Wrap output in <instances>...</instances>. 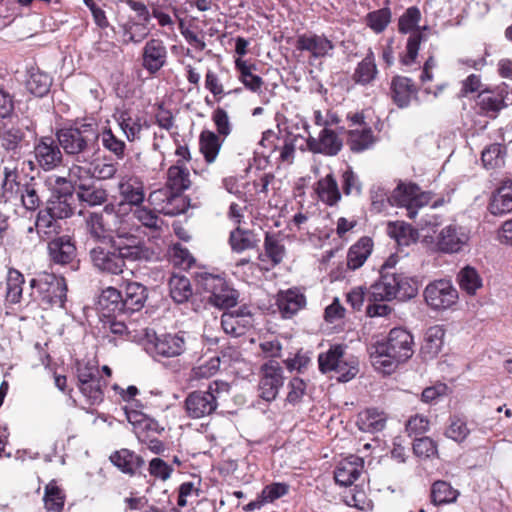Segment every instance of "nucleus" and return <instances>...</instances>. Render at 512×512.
<instances>
[{
    "instance_id": "nucleus-1",
    "label": "nucleus",
    "mask_w": 512,
    "mask_h": 512,
    "mask_svg": "<svg viewBox=\"0 0 512 512\" xmlns=\"http://www.w3.org/2000/svg\"><path fill=\"white\" fill-rule=\"evenodd\" d=\"M152 254L145 242L132 233H120L118 237L104 244L98 243L89 251L93 267L108 275H120L127 262L148 261Z\"/></svg>"
},
{
    "instance_id": "nucleus-2",
    "label": "nucleus",
    "mask_w": 512,
    "mask_h": 512,
    "mask_svg": "<svg viewBox=\"0 0 512 512\" xmlns=\"http://www.w3.org/2000/svg\"><path fill=\"white\" fill-rule=\"evenodd\" d=\"M413 346V336L407 330L393 328L385 341H378L369 347L371 362L377 370L390 373L399 363L412 357Z\"/></svg>"
},
{
    "instance_id": "nucleus-3",
    "label": "nucleus",
    "mask_w": 512,
    "mask_h": 512,
    "mask_svg": "<svg viewBox=\"0 0 512 512\" xmlns=\"http://www.w3.org/2000/svg\"><path fill=\"white\" fill-rule=\"evenodd\" d=\"M380 274V279L368 290L369 300L382 302L392 299L405 300L416 296L417 287L402 273L381 272Z\"/></svg>"
},
{
    "instance_id": "nucleus-4",
    "label": "nucleus",
    "mask_w": 512,
    "mask_h": 512,
    "mask_svg": "<svg viewBox=\"0 0 512 512\" xmlns=\"http://www.w3.org/2000/svg\"><path fill=\"white\" fill-rule=\"evenodd\" d=\"M56 137L66 154L84 157L94 152V143L99 133L93 124H82L79 127L60 129Z\"/></svg>"
},
{
    "instance_id": "nucleus-5",
    "label": "nucleus",
    "mask_w": 512,
    "mask_h": 512,
    "mask_svg": "<svg viewBox=\"0 0 512 512\" xmlns=\"http://www.w3.org/2000/svg\"><path fill=\"white\" fill-rule=\"evenodd\" d=\"M229 384L214 381L207 391L191 392L185 400V408L189 417L199 419L211 415L217 408V398L221 392H228Z\"/></svg>"
},
{
    "instance_id": "nucleus-6",
    "label": "nucleus",
    "mask_w": 512,
    "mask_h": 512,
    "mask_svg": "<svg viewBox=\"0 0 512 512\" xmlns=\"http://www.w3.org/2000/svg\"><path fill=\"white\" fill-rule=\"evenodd\" d=\"M432 199L430 192L421 191L420 187L413 183H399L387 198L389 204L405 208L407 216L414 219L418 214V209L428 205Z\"/></svg>"
},
{
    "instance_id": "nucleus-7",
    "label": "nucleus",
    "mask_w": 512,
    "mask_h": 512,
    "mask_svg": "<svg viewBox=\"0 0 512 512\" xmlns=\"http://www.w3.org/2000/svg\"><path fill=\"white\" fill-rule=\"evenodd\" d=\"M147 336L141 342L145 351L154 358L177 357L186 349V341L181 334L156 335L155 331L146 327Z\"/></svg>"
},
{
    "instance_id": "nucleus-8",
    "label": "nucleus",
    "mask_w": 512,
    "mask_h": 512,
    "mask_svg": "<svg viewBox=\"0 0 512 512\" xmlns=\"http://www.w3.org/2000/svg\"><path fill=\"white\" fill-rule=\"evenodd\" d=\"M421 18L420 10L413 6L409 7L405 13L399 18L398 29L403 34L411 33L408 38L406 45V53L401 58V62L404 65H411L415 62L420 43L423 40L421 31L418 27V23Z\"/></svg>"
},
{
    "instance_id": "nucleus-9",
    "label": "nucleus",
    "mask_w": 512,
    "mask_h": 512,
    "mask_svg": "<svg viewBox=\"0 0 512 512\" xmlns=\"http://www.w3.org/2000/svg\"><path fill=\"white\" fill-rule=\"evenodd\" d=\"M199 283L203 290L210 293L208 300L212 305L220 309H228L237 304V291L230 288L222 277L205 274Z\"/></svg>"
},
{
    "instance_id": "nucleus-10",
    "label": "nucleus",
    "mask_w": 512,
    "mask_h": 512,
    "mask_svg": "<svg viewBox=\"0 0 512 512\" xmlns=\"http://www.w3.org/2000/svg\"><path fill=\"white\" fill-rule=\"evenodd\" d=\"M470 240L469 231L456 223L443 227L432 243V252L455 254L463 250Z\"/></svg>"
},
{
    "instance_id": "nucleus-11",
    "label": "nucleus",
    "mask_w": 512,
    "mask_h": 512,
    "mask_svg": "<svg viewBox=\"0 0 512 512\" xmlns=\"http://www.w3.org/2000/svg\"><path fill=\"white\" fill-rule=\"evenodd\" d=\"M424 298L431 309L446 310L457 302L458 292L451 281L439 279L426 286Z\"/></svg>"
},
{
    "instance_id": "nucleus-12",
    "label": "nucleus",
    "mask_w": 512,
    "mask_h": 512,
    "mask_svg": "<svg viewBox=\"0 0 512 512\" xmlns=\"http://www.w3.org/2000/svg\"><path fill=\"white\" fill-rule=\"evenodd\" d=\"M31 288L37 287L42 300L50 305L64 307L66 301L67 284L63 277L45 274L40 279H31Z\"/></svg>"
},
{
    "instance_id": "nucleus-13",
    "label": "nucleus",
    "mask_w": 512,
    "mask_h": 512,
    "mask_svg": "<svg viewBox=\"0 0 512 512\" xmlns=\"http://www.w3.org/2000/svg\"><path fill=\"white\" fill-rule=\"evenodd\" d=\"M148 202L159 213L168 216L179 215L186 209L184 197L168 186L152 191L148 196Z\"/></svg>"
},
{
    "instance_id": "nucleus-14",
    "label": "nucleus",
    "mask_w": 512,
    "mask_h": 512,
    "mask_svg": "<svg viewBox=\"0 0 512 512\" xmlns=\"http://www.w3.org/2000/svg\"><path fill=\"white\" fill-rule=\"evenodd\" d=\"M283 384V369L277 361L270 360L262 365L259 382V391L262 399L266 401L274 400Z\"/></svg>"
},
{
    "instance_id": "nucleus-15",
    "label": "nucleus",
    "mask_w": 512,
    "mask_h": 512,
    "mask_svg": "<svg viewBox=\"0 0 512 512\" xmlns=\"http://www.w3.org/2000/svg\"><path fill=\"white\" fill-rule=\"evenodd\" d=\"M33 154L38 167L44 171L54 170L63 160L58 141L51 137L40 138L34 145Z\"/></svg>"
},
{
    "instance_id": "nucleus-16",
    "label": "nucleus",
    "mask_w": 512,
    "mask_h": 512,
    "mask_svg": "<svg viewBox=\"0 0 512 512\" xmlns=\"http://www.w3.org/2000/svg\"><path fill=\"white\" fill-rule=\"evenodd\" d=\"M85 229L88 235L97 243L104 244L120 233H128L124 229L113 231L106 221L103 212H88L84 215Z\"/></svg>"
},
{
    "instance_id": "nucleus-17",
    "label": "nucleus",
    "mask_w": 512,
    "mask_h": 512,
    "mask_svg": "<svg viewBox=\"0 0 512 512\" xmlns=\"http://www.w3.org/2000/svg\"><path fill=\"white\" fill-rule=\"evenodd\" d=\"M334 44L324 34L305 33L296 39V48L307 51L315 59L331 56Z\"/></svg>"
},
{
    "instance_id": "nucleus-18",
    "label": "nucleus",
    "mask_w": 512,
    "mask_h": 512,
    "mask_svg": "<svg viewBox=\"0 0 512 512\" xmlns=\"http://www.w3.org/2000/svg\"><path fill=\"white\" fill-rule=\"evenodd\" d=\"M342 145V140L338 134L327 127L321 130L318 138L310 136L307 139V146L311 152L328 156L337 155Z\"/></svg>"
},
{
    "instance_id": "nucleus-19",
    "label": "nucleus",
    "mask_w": 512,
    "mask_h": 512,
    "mask_svg": "<svg viewBox=\"0 0 512 512\" xmlns=\"http://www.w3.org/2000/svg\"><path fill=\"white\" fill-rule=\"evenodd\" d=\"M167 50L160 39H150L146 42L142 53V66L151 74L158 72L165 64Z\"/></svg>"
},
{
    "instance_id": "nucleus-20",
    "label": "nucleus",
    "mask_w": 512,
    "mask_h": 512,
    "mask_svg": "<svg viewBox=\"0 0 512 512\" xmlns=\"http://www.w3.org/2000/svg\"><path fill=\"white\" fill-rule=\"evenodd\" d=\"M508 94L506 86H499L494 91L483 90L478 94L477 105L484 114L495 117L507 106L505 99Z\"/></svg>"
},
{
    "instance_id": "nucleus-21",
    "label": "nucleus",
    "mask_w": 512,
    "mask_h": 512,
    "mask_svg": "<svg viewBox=\"0 0 512 512\" xmlns=\"http://www.w3.org/2000/svg\"><path fill=\"white\" fill-rule=\"evenodd\" d=\"M221 325L226 334L240 337L253 326L252 315L243 310L224 312L221 317Z\"/></svg>"
},
{
    "instance_id": "nucleus-22",
    "label": "nucleus",
    "mask_w": 512,
    "mask_h": 512,
    "mask_svg": "<svg viewBox=\"0 0 512 512\" xmlns=\"http://www.w3.org/2000/svg\"><path fill=\"white\" fill-rule=\"evenodd\" d=\"M117 187L123 202L136 207L144 202V184L137 177L122 176Z\"/></svg>"
},
{
    "instance_id": "nucleus-23",
    "label": "nucleus",
    "mask_w": 512,
    "mask_h": 512,
    "mask_svg": "<svg viewBox=\"0 0 512 512\" xmlns=\"http://www.w3.org/2000/svg\"><path fill=\"white\" fill-rule=\"evenodd\" d=\"M119 315H112L108 317V324L111 333L119 335L128 341L138 342L141 344L145 336H147L146 327L140 325L135 321L125 322L122 319H117Z\"/></svg>"
},
{
    "instance_id": "nucleus-24",
    "label": "nucleus",
    "mask_w": 512,
    "mask_h": 512,
    "mask_svg": "<svg viewBox=\"0 0 512 512\" xmlns=\"http://www.w3.org/2000/svg\"><path fill=\"white\" fill-rule=\"evenodd\" d=\"M362 470L363 460L351 455L339 462L334 472L335 481L341 486H350L359 478Z\"/></svg>"
},
{
    "instance_id": "nucleus-25",
    "label": "nucleus",
    "mask_w": 512,
    "mask_h": 512,
    "mask_svg": "<svg viewBox=\"0 0 512 512\" xmlns=\"http://www.w3.org/2000/svg\"><path fill=\"white\" fill-rule=\"evenodd\" d=\"M56 219H66L73 215L74 196L68 186L64 192L53 194L45 208Z\"/></svg>"
},
{
    "instance_id": "nucleus-26",
    "label": "nucleus",
    "mask_w": 512,
    "mask_h": 512,
    "mask_svg": "<svg viewBox=\"0 0 512 512\" xmlns=\"http://www.w3.org/2000/svg\"><path fill=\"white\" fill-rule=\"evenodd\" d=\"M49 255L53 262L65 265L75 258L76 247L69 236H61L48 244Z\"/></svg>"
},
{
    "instance_id": "nucleus-27",
    "label": "nucleus",
    "mask_w": 512,
    "mask_h": 512,
    "mask_svg": "<svg viewBox=\"0 0 512 512\" xmlns=\"http://www.w3.org/2000/svg\"><path fill=\"white\" fill-rule=\"evenodd\" d=\"M417 94V88L411 79L403 76H395L391 81V97L399 108H405L410 104L413 96Z\"/></svg>"
},
{
    "instance_id": "nucleus-28",
    "label": "nucleus",
    "mask_w": 512,
    "mask_h": 512,
    "mask_svg": "<svg viewBox=\"0 0 512 512\" xmlns=\"http://www.w3.org/2000/svg\"><path fill=\"white\" fill-rule=\"evenodd\" d=\"M306 304L305 296L296 289L280 291L277 294V306L284 318L295 315Z\"/></svg>"
},
{
    "instance_id": "nucleus-29",
    "label": "nucleus",
    "mask_w": 512,
    "mask_h": 512,
    "mask_svg": "<svg viewBox=\"0 0 512 512\" xmlns=\"http://www.w3.org/2000/svg\"><path fill=\"white\" fill-rule=\"evenodd\" d=\"M76 195L89 207L101 206L108 201V191L95 183H77Z\"/></svg>"
},
{
    "instance_id": "nucleus-30",
    "label": "nucleus",
    "mask_w": 512,
    "mask_h": 512,
    "mask_svg": "<svg viewBox=\"0 0 512 512\" xmlns=\"http://www.w3.org/2000/svg\"><path fill=\"white\" fill-rule=\"evenodd\" d=\"M109 459L120 471L128 475H134L144 465L141 456L125 448L112 453Z\"/></svg>"
},
{
    "instance_id": "nucleus-31",
    "label": "nucleus",
    "mask_w": 512,
    "mask_h": 512,
    "mask_svg": "<svg viewBox=\"0 0 512 512\" xmlns=\"http://www.w3.org/2000/svg\"><path fill=\"white\" fill-rule=\"evenodd\" d=\"M99 307L106 317L112 315L125 314V304L122 300V294L114 287H108L102 291L99 298Z\"/></svg>"
},
{
    "instance_id": "nucleus-32",
    "label": "nucleus",
    "mask_w": 512,
    "mask_h": 512,
    "mask_svg": "<svg viewBox=\"0 0 512 512\" xmlns=\"http://www.w3.org/2000/svg\"><path fill=\"white\" fill-rule=\"evenodd\" d=\"M34 230H36L40 238L48 240L60 233L61 225L58 222V219H56L46 209H43L38 212L34 227L28 228L29 233Z\"/></svg>"
},
{
    "instance_id": "nucleus-33",
    "label": "nucleus",
    "mask_w": 512,
    "mask_h": 512,
    "mask_svg": "<svg viewBox=\"0 0 512 512\" xmlns=\"http://www.w3.org/2000/svg\"><path fill=\"white\" fill-rule=\"evenodd\" d=\"M147 289L138 282H129L126 284L124 295H122L125 304V312L139 311L144 307L147 300Z\"/></svg>"
},
{
    "instance_id": "nucleus-34",
    "label": "nucleus",
    "mask_w": 512,
    "mask_h": 512,
    "mask_svg": "<svg viewBox=\"0 0 512 512\" xmlns=\"http://www.w3.org/2000/svg\"><path fill=\"white\" fill-rule=\"evenodd\" d=\"M190 184L189 170L185 165H181V160H177L176 164L169 167L167 171L166 186L181 195L184 190L190 187Z\"/></svg>"
},
{
    "instance_id": "nucleus-35",
    "label": "nucleus",
    "mask_w": 512,
    "mask_h": 512,
    "mask_svg": "<svg viewBox=\"0 0 512 512\" xmlns=\"http://www.w3.org/2000/svg\"><path fill=\"white\" fill-rule=\"evenodd\" d=\"M373 242L369 237H362L352 245L347 254V265L350 269L356 270L361 267L371 254Z\"/></svg>"
},
{
    "instance_id": "nucleus-36",
    "label": "nucleus",
    "mask_w": 512,
    "mask_h": 512,
    "mask_svg": "<svg viewBox=\"0 0 512 512\" xmlns=\"http://www.w3.org/2000/svg\"><path fill=\"white\" fill-rule=\"evenodd\" d=\"M387 234L393 238L399 245L408 246L415 243L419 238V233L410 224L402 221L389 222Z\"/></svg>"
},
{
    "instance_id": "nucleus-37",
    "label": "nucleus",
    "mask_w": 512,
    "mask_h": 512,
    "mask_svg": "<svg viewBox=\"0 0 512 512\" xmlns=\"http://www.w3.org/2000/svg\"><path fill=\"white\" fill-rule=\"evenodd\" d=\"M489 210L494 215L512 212V181L504 183L493 195Z\"/></svg>"
},
{
    "instance_id": "nucleus-38",
    "label": "nucleus",
    "mask_w": 512,
    "mask_h": 512,
    "mask_svg": "<svg viewBox=\"0 0 512 512\" xmlns=\"http://www.w3.org/2000/svg\"><path fill=\"white\" fill-rule=\"evenodd\" d=\"M378 70L375 63L374 53L369 50L365 58L358 63L353 73V80L357 84L367 85L377 76Z\"/></svg>"
},
{
    "instance_id": "nucleus-39",
    "label": "nucleus",
    "mask_w": 512,
    "mask_h": 512,
    "mask_svg": "<svg viewBox=\"0 0 512 512\" xmlns=\"http://www.w3.org/2000/svg\"><path fill=\"white\" fill-rule=\"evenodd\" d=\"M387 416L383 411L374 408L366 409L359 415V428L365 432L382 431L386 425Z\"/></svg>"
},
{
    "instance_id": "nucleus-40",
    "label": "nucleus",
    "mask_w": 512,
    "mask_h": 512,
    "mask_svg": "<svg viewBox=\"0 0 512 512\" xmlns=\"http://www.w3.org/2000/svg\"><path fill=\"white\" fill-rule=\"evenodd\" d=\"M220 137L210 130L201 132L199 137L200 151L207 163H213L216 160L222 146Z\"/></svg>"
},
{
    "instance_id": "nucleus-41",
    "label": "nucleus",
    "mask_w": 512,
    "mask_h": 512,
    "mask_svg": "<svg viewBox=\"0 0 512 512\" xmlns=\"http://www.w3.org/2000/svg\"><path fill=\"white\" fill-rule=\"evenodd\" d=\"M316 192L319 199L330 206L336 204L341 198L337 181L332 174H328L317 182Z\"/></svg>"
},
{
    "instance_id": "nucleus-42",
    "label": "nucleus",
    "mask_w": 512,
    "mask_h": 512,
    "mask_svg": "<svg viewBox=\"0 0 512 512\" xmlns=\"http://www.w3.org/2000/svg\"><path fill=\"white\" fill-rule=\"evenodd\" d=\"M229 242L235 252H243L254 248L259 239L251 230L242 229L239 226L230 233Z\"/></svg>"
},
{
    "instance_id": "nucleus-43",
    "label": "nucleus",
    "mask_w": 512,
    "mask_h": 512,
    "mask_svg": "<svg viewBox=\"0 0 512 512\" xmlns=\"http://www.w3.org/2000/svg\"><path fill=\"white\" fill-rule=\"evenodd\" d=\"M444 334L440 326L430 327L425 334L421 353L428 358H434L442 348Z\"/></svg>"
},
{
    "instance_id": "nucleus-44",
    "label": "nucleus",
    "mask_w": 512,
    "mask_h": 512,
    "mask_svg": "<svg viewBox=\"0 0 512 512\" xmlns=\"http://www.w3.org/2000/svg\"><path fill=\"white\" fill-rule=\"evenodd\" d=\"M170 296L176 303H184L192 296L190 280L183 275H173L169 280Z\"/></svg>"
},
{
    "instance_id": "nucleus-45",
    "label": "nucleus",
    "mask_w": 512,
    "mask_h": 512,
    "mask_svg": "<svg viewBox=\"0 0 512 512\" xmlns=\"http://www.w3.org/2000/svg\"><path fill=\"white\" fill-rule=\"evenodd\" d=\"M94 152L84 157H76L75 163L70 167V177L75 178L79 183H87V180L94 177L93 160Z\"/></svg>"
},
{
    "instance_id": "nucleus-46",
    "label": "nucleus",
    "mask_w": 512,
    "mask_h": 512,
    "mask_svg": "<svg viewBox=\"0 0 512 512\" xmlns=\"http://www.w3.org/2000/svg\"><path fill=\"white\" fill-rule=\"evenodd\" d=\"M24 276L16 269L10 268L6 279V299L7 301L16 304L19 303L22 297Z\"/></svg>"
},
{
    "instance_id": "nucleus-47",
    "label": "nucleus",
    "mask_w": 512,
    "mask_h": 512,
    "mask_svg": "<svg viewBox=\"0 0 512 512\" xmlns=\"http://www.w3.org/2000/svg\"><path fill=\"white\" fill-rule=\"evenodd\" d=\"M457 279L460 288L470 295H474L482 287V278L477 270L471 266L462 268L458 273Z\"/></svg>"
},
{
    "instance_id": "nucleus-48",
    "label": "nucleus",
    "mask_w": 512,
    "mask_h": 512,
    "mask_svg": "<svg viewBox=\"0 0 512 512\" xmlns=\"http://www.w3.org/2000/svg\"><path fill=\"white\" fill-rule=\"evenodd\" d=\"M116 120L129 141H134L140 137L142 124L139 117H133L129 112L121 111Z\"/></svg>"
},
{
    "instance_id": "nucleus-49",
    "label": "nucleus",
    "mask_w": 512,
    "mask_h": 512,
    "mask_svg": "<svg viewBox=\"0 0 512 512\" xmlns=\"http://www.w3.org/2000/svg\"><path fill=\"white\" fill-rule=\"evenodd\" d=\"M375 142L371 128L351 130L348 135V145L353 152L369 149Z\"/></svg>"
},
{
    "instance_id": "nucleus-50",
    "label": "nucleus",
    "mask_w": 512,
    "mask_h": 512,
    "mask_svg": "<svg viewBox=\"0 0 512 512\" xmlns=\"http://www.w3.org/2000/svg\"><path fill=\"white\" fill-rule=\"evenodd\" d=\"M458 495L459 492L445 481H436L431 488V499L435 505L452 503Z\"/></svg>"
},
{
    "instance_id": "nucleus-51",
    "label": "nucleus",
    "mask_w": 512,
    "mask_h": 512,
    "mask_svg": "<svg viewBox=\"0 0 512 512\" xmlns=\"http://www.w3.org/2000/svg\"><path fill=\"white\" fill-rule=\"evenodd\" d=\"M235 66L240 72L239 79L244 86L252 92L260 91L263 85V80L260 76L252 73L255 69V65H247L245 61L239 58L235 61Z\"/></svg>"
},
{
    "instance_id": "nucleus-52",
    "label": "nucleus",
    "mask_w": 512,
    "mask_h": 512,
    "mask_svg": "<svg viewBox=\"0 0 512 512\" xmlns=\"http://www.w3.org/2000/svg\"><path fill=\"white\" fill-rule=\"evenodd\" d=\"M65 502L63 491L56 485L55 481H51L45 487L44 504L45 508L52 512H61Z\"/></svg>"
},
{
    "instance_id": "nucleus-53",
    "label": "nucleus",
    "mask_w": 512,
    "mask_h": 512,
    "mask_svg": "<svg viewBox=\"0 0 512 512\" xmlns=\"http://www.w3.org/2000/svg\"><path fill=\"white\" fill-rule=\"evenodd\" d=\"M391 11L385 7L379 10L369 12L365 16V24L375 33L383 32L391 22Z\"/></svg>"
},
{
    "instance_id": "nucleus-54",
    "label": "nucleus",
    "mask_w": 512,
    "mask_h": 512,
    "mask_svg": "<svg viewBox=\"0 0 512 512\" xmlns=\"http://www.w3.org/2000/svg\"><path fill=\"white\" fill-rule=\"evenodd\" d=\"M52 80L47 73L32 72L27 80V89L35 96L42 97L49 92Z\"/></svg>"
},
{
    "instance_id": "nucleus-55",
    "label": "nucleus",
    "mask_w": 512,
    "mask_h": 512,
    "mask_svg": "<svg viewBox=\"0 0 512 512\" xmlns=\"http://www.w3.org/2000/svg\"><path fill=\"white\" fill-rule=\"evenodd\" d=\"M444 434L447 438L457 443H462L467 439L470 434V430L464 419L458 416H452L449 419V425Z\"/></svg>"
},
{
    "instance_id": "nucleus-56",
    "label": "nucleus",
    "mask_w": 512,
    "mask_h": 512,
    "mask_svg": "<svg viewBox=\"0 0 512 512\" xmlns=\"http://www.w3.org/2000/svg\"><path fill=\"white\" fill-rule=\"evenodd\" d=\"M333 372L337 374L339 381L347 382L358 373V361L354 357H347L344 352Z\"/></svg>"
},
{
    "instance_id": "nucleus-57",
    "label": "nucleus",
    "mask_w": 512,
    "mask_h": 512,
    "mask_svg": "<svg viewBox=\"0 0 512 512\" xmlns=\"http://www.w3.org/2000/svg\"><path fill=\"white\" fill-rule=\"evenodd\" d=\"M25 137L24 131L16 126H4L0 132V141L6 150H16Z\"/></svg>"
},
{
    "instance_id": "nucleus-58",
    "label": "nucleus",
    "mask_w": 512,
    "mask_h": 512,
    "mask_svg": "<svg viewBox=\"0 0 512 512\" xmlns=\"http://www.w3.org/2000/svg\"><path fill=\"white\" fill-rule=\"evenodd\" d=\"M506 148L499 143L491 144L482 152V162L486 168H496L504 164Z\"/></svg>"
},
{
    "instance_id": "nucleus-59",
    "label": "nucleus",
    "mask_w": 512,
    "mask_h": 512,
    "mask_svg": "<svg viewBox=\"0 0 512 512\" xmlns=\"http://www.w3.org/2000/svg\"><path fill=\"white\" fill-rule=\"evenodd\" d=\"M344 353L341 345L332 346L327 352L321 353L318 357L319 369L323 373L332 372Z\"/></svg>"
},
{
    "instance_id": "nucleus-60",
    "label": "nucleus",
    "mask_w": 512,
    "mask_h": 512,
    "mask_svg": "<svg viewBox=\"0 0 512 512\" xmlns=\"http://www.w3.org/2000/svg\"><path fill=\"white\" fill-rule=\"evenodd\" d=\"M100 137L105 149L113 153L118 159L124 157L126 144L124 141L118 139L111 129H105Z\"/></svg>"
},
{
    "instance_id": "nucleus-61",
    "label": "nucleus",
    "mask_w": 512,
    "mask_h": 512,
    "mask_svg": "<svg viewBox=\"0 0 512 512\" xmlns=\"http://www.w3.org/2000/svg\"><path fill=\"white\" fill-rule=\"evenodd\" d=\"M133 216L146 228L158 230L161 227V219L151 209L144 206H137L133 211Z\"/></svg>"
},
{
    "instance_id": "nucleus-62",
    "label": "nucleus",
    "mask_w": 512,
    "mask_h": 512,
    "mask_svg": "<svg viewBox=\"0 0 512 512\" xmlns=\"http://www.w3.org/2000/svg\"><path fill=\"white\" fill-rule=\"evenodd\" d=\"M79 389L91 405H96L102 402L103 391L99 379L79 384Z\"/></svg>"
},
{
    "instance_id": "nucleus-63",
    "label": "nucleus",
    "mask_w": 512,
    "mask_h": 512,
    "mask_svg": "<svg viewBox=\"0 0 512 512\" xmlns=\"http://www.w3.org/2000/svg\"><path fill=\"white\" fill-rule=\"evenodd\" d=\"M170 259L174 265L183 269L190 268L194 263V258L190 254L189 250L181 244H175L170 249Z\"/></svg>"
},
{
    "instance_id": "nucleus-64",
    "label": "nucleus",
    "mask_w": 512,
    "mask_h": 512,
    "mask_svg": "<svg viewBox=\"0 0 512 512\" xmlns=\"http://www.w3.org/2000/svg\"><path fill=\"white\" fill-rule=\"evenodd\" d=\"M413 451L419 457L430 458L437 455V444L430 437L416 438L413 443Z\"/></svg>"
}]
</instances>
